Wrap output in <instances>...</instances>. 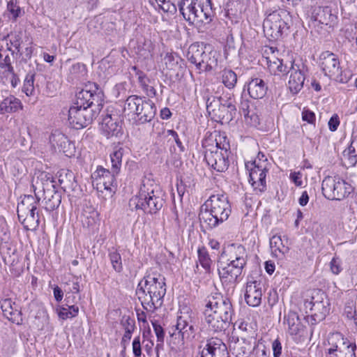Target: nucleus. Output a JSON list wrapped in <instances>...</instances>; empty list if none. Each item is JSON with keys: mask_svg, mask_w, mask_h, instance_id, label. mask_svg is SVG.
I'll list each match as a JSON object with an SVG mask.
<instances>
[{"mask_svg": "<svg viewBox=\"0 0 357 357\" xmlns=\"http://www.w3.org/2000/svg\"><path fill=\"white\" fill-rule=\"evenodd\" d=\"M104 93L96 83H90L76 94V100L68 109V121L79 130L90 125L102 109Z\"/></svg>", "mask_w": 357, "mask_h": 357, "instance_id": "obj_1", "label": "nucleus"}, {"mask_svg": "<svg viewBox=\"0 0 357 357\" xmlns=\"http://www.w3.org/2000/svg\"><path fill=\"white\" fill-rule=\"evenodd\" d=\"M221 257L227 261L225 265L218 268L222 282L228 285L237 284L247 264L245 248L240 244H229L223 248Z\"/></svg>", "mask_w": 357, "mask_h": 357, "instance_id": "obj_2", "label": "nucleus"}, {"mask_svg": "<svg viewBox=\"0 0 357 357\" xmlns=\"http://www.w3.org/2000/svg\"><path fill=\"white\" fill-rule=\"evenodd\" d=\"M165 278L149 275L142 280L137 289L143 307L147 311H154L160 307L166 294Z\"/></svg>", "mask_w": 357, "mask_h": 357, "instance_id": "obj_3", "label": "nucleus"}, {"mask_svg": "<svg viewBox=\"0 0 357 357\" xmlns=\"http://www.w3.org/2000/svg\"><path fill=\"white\" fill-rule=\"evenodd\" d=\"M160 187L148 181L140 188L139 195L130 199L129 206L132 208L141 209L144 213H156L164 204Z\"/></svg>", "mask_w": 357, "mask_h": 357, "instance_id": "obj_4", "label": "nucleus"}, {"mask_svg": "<svg viewBox=\"0 0 357 357\" xmlns=\"http://www.w3.org/2000/svg\"><path fill=\"white\" fill-rule=\"evenodd\" d=\"M205 211L201 214L202 220L210 229H213L226 221L231 214V205L225 195H213L205 202Z\"/></svg>", "mask_w": 357, "mask_h": 357, "instance_id": "obj_5", "label": "nucleus"}, {"mask_svg": "<svg viewBox=\"0 0 357 357\" xmlns=\"http://www.w3.org/2000/svg\"><path fill=\"white\" fill-rule=\"evenodd\" d=\"M156 107L155 104L146 98L138 96H130L125 101L123 114L131 117L138 123L150 122L155 116Z\"/></svg>", "mask_w": 357, "mask_h": 357, "instance_id": "obj_6", "label": "nucleus"}, {"mask_svg": "<svg viewBox=\"0 0 357 357\" xmlns=\"http://www.w3.org/2000/svg\"><path fill=\"white\" fill-rule=\"evenodd\" d=\"M35 192V197L24 195L21 202L17 204V216L20 222L26 230L36 229L40 224V217L38 206L40 198L38 197L37 187L32 184Z\"/></svg>", "mask_w": 357, "mask_h": 357, "instance_id": "obj_7", "label": "nucleus"}, {"mask_svg": "<svg viewBox=\"0 0 357 357\" xmlns=\"http://www.w3.org/2000/svg\"><path fill=\"white\" fill-rule=\"evenodd\" d=\"M304 306L306 310L309 309L310 311V316L307 317V321L312 325L325 319L331 310L328 295L321 289H314L310 300H305Z\"/></svg>", "mask_w": 357, "mask_h": 357, "instance_id": "obj_8", "label": "nucleus"}, {"mask_svg": "<svg viewBox=\"0 0 357 357\" xmlns=\"http://www.w3.org/2000/svg\"><path fill=\"white\" fill-rule=\"evenodd\" d=\"M291 24L290 13L284 9H278L268 15L263 23L264 31L274 40H278L287 32Z\"/></svg>", "mask_w": 357, "mask_h": 357, "instance_id": "obj_9", "label": "nucleus"}, {"mask_svg": "<svg viewBox=\"0 0 357 357\" xmlns=\"http://www.w3.org/2000/svg\"><path fill=\"white\" fill-rule=\"evenodd\" d=\"M206 109L215 121L229 123L236 114L235 101L231 97L224 99L221 97H211L206 100Z\"/></svg>", "mask_w": 357, "mask_h": 357, "instance_id": "obj_10", "label": "nucleus"}, {"mask_svg": "<svg viewBox=\"0 0 357 357\" xmlns=\"http://www.w3.org/2000/svg\"><path fill=\"white\" fill-rule=\"evenodd\" d=\"M324 196L330 200H342L354 190V188L339 176H326L321 183Z\"/></svg>", "mask_w": 357, "mask_h": 357, "instance_id": "obj_11", "label": "nucleus"}, {"mask_svg": "<svg viewBox=\"0 0 357 357\" xmlns=\"http://www.w3.org/2000/svg\"><path fill=\"white\" fill-rule=\"evenodd\" d=\"M35 185L42 188L44 194V201L45 209L48 211H52L57 208L61 202V195L60 192L56 190L55 185L52 177L47 173H41L37 177Z\"/></svg>", "mask_w": 357, "mask_h": 357, "instance_id": "obj_12", "label": "nucleus"}, {"mask_svg": "<svg viewBox=\"0 0 357 357\" xmlns=\"http://www.w3.org/2000/svg\"><path fill=\"white\" fill-rule=\"evenodd\" d=\"M320 66L325 75L337 82L345 83L348 81L344 76L338 56L334 53L326 51L320 55Z\"/></svg>", "mask_w": 357, "mask_h": 357, "instance_id": "obj_13", "label": "nucleus"}, {"mask_svg": "<svg viewBox=\"0 0 357 357\" xmlns=\"http://www.w3.org/2000/svg\"><path fill=\"white\" fill-rule=\"evenodd\" d=\"M230 153V144L225 142L221 146V151L218 148L206 149L204 159L207 164L213 169L219 172L227 170L229 165V154Z\"/></svg>", "mask_w": 357, "mask_h": 357, "instance_id": "obj_14", "label": "nucleus"}, {"mask_svg": "<svg viewBox=\"0 0 357 357\" xmlns=\"http://www.w3.org/2000/svg\"><path fill=\"white\" fill-rule=\"evenodd\" d=\"M328 343L331 347L328 354H334V357H356V344L345 340L340 333L333 334Z\"/></svg>", "mask_w": 357, "mask_h": 357, "instance_id": "obj_15", "label": "nucleus"}, {"mask_svg": "<svg viewBox=\"0 0 357 357\" xmlns=\"http://www.w3.org/2000/svg\"><path fill=\"white\" fill-rule=\"evenodd\" d=\"M290 77L288 86L293 94L298 93L303 87L307 68L301 59L289 61Z\"/></svg>", "mask_w": 357, "mask_h": 357, "instance_id": "obj_16", "label": "nucleus"}, {"mask_svg": "<svg viewBox=\"0 0 357 357\" xmlns=\"http://www.w3.org/2000/svg\"><path fill=\"white\" fill-rule=\"evenodd\" d=\"M211 310L215 314L230 319L234 314V309L231 301L228 298L223 297L220 294L208 296L206 300L205 308Z\"/></svg>", "mask_w": 357, "mask_h": 357, "instance_id": "obj_17", "label": "nucleus"}, {"mask_svg": "<svg viewBox=\"0 0 357 357\" xmlns=\"http://www.w3.org/2000/svg\"><path fill=\"white\" fill-rule=\"evenodd\" d=\"M254 167L250 172L249 182L255 190L260 192H264L266 188V176L268 172V162H257V160L252 162Z\"/></svg>", "mask_w": 357, "mask_h": 357, "instance_id": "obj_18", "label": "nucleus"}, {"mask_svg": "<svg viewBox=\"0 0 357 357\" xmlns=\"http://www.w3.org/2000/svg\"><path fill=\"white\" fill-rule=\"evenodd\" d=\"M101 130L107 138L121 136L123 131L118 115L107 113L102 120Z\"/></svg>", "mask_w": 357, "mask_h": 357, "instance_id": "obj_19", "label": "nucleus"}, {"mask_svg": "<svg viewBox=\"0 0 357 357\" xmlns=\"http://www.w3.org/2000/svg\"><path fill=\"white\" fill-rule=\"evenodd\" d=\"M176 329L181 335L182 340L193 338L196 329L194 326L192 317L189 312H182L177 317Z\"/></svg>", "mask_w": 357, "mask_h": 357, "instance_id": "obj_20", "label": "nucleus"}, {"mask_svg": "<svg viewBox=\"0 0 357 357\" xmlns=\"http://www.w3.org/2000/svg\"><path fill=\"white\" fill-rule=\"evenodd\" d=\"M261 281L248 278L245 293V300L248 305L252 307H257L261 302Z\"/></svg>", "mask_w": 357, "mask_h": 357, "instance_id": "obj_21", "label": "nucleus"}, {"mask_svg": "<svg viewBox=\"0 0 357 357\" xmlns=\"http://www.w3.org/2000/svg\"><path fill=\"white\" fill-rule=\"evenodd\" d=\"M202 357H229L226 344L218 337L207 340L206 347L202 351Z\"/></svg>", "mask_w": 357, "mask_h": 357, "instance_id": "obj_22", "label": "nucleus"}, {"mask_svg": "<svg viewBox=\"0 0 357 357\" xmlns=\"http://www.w3.org/2000/svg\"><path fill=\"white\" fill-rule=\"evenodd\" d=\"M205 322L208 324L210 331L213 332L225 331L229 326L230 319L211 312V310L204 309L203 312Z\"/></svg>", "mask_w": 357, "mask_h": 357, "instance_id": "obj_23", "label": "nucleus"}, {"mask_svg": "<svg viewBox=\"0 0 357 357\" xmlns=\"http://www.w3.org/2000/svg\"><path fill=\"white\" fill-rule=\"evenodd\" d=\"M118 173H114L102 167H98L93 174L92 177L95 179L97 185L103 186L105 190H111V187L116 183L115 175Z\"/></svg>", "mask_w": 357, "mask_h": 357, "instance_id": "obj_24", "label": "nucleus"}, {"mask_svg": "<svg viewBox=\"0 0 357 357\" xmlns=\"http://www.w3.org/2000/svg\"><path fill=\"white\" fill-rule=\"evenodd\" d=\"M13 305L15 303L10 298H6L1 301V308L4 317L12 323L21 325L23 323L22 313Z\"/></svg>", "mask_w": 357, "mask_h": 357, "instance_id": "obj_25", "label": "nucleus"}, {"mask_svg": "<svg viewBox=\"0 0 357 357\" xmlns=\"http://www.w3.org/2000/svg\"><path fill=\"white\" fill-rule=\"evenodd\" d=\"M203 3H206V0H184L178 4L179 11L189 24H192L195 12L199 8L200 5L204 6Z\"/></svg>", "mask_w": 357, "mask_h": 357, "instance_id": "obj_26", "label": "nucleus"}, {"mask_svg": "<svg viewBox=\"0 0 357 357\" xmlns=\"http://www.w3.org/2000/svg\"><path fill=\"white\" fill-rule=\"evenodd\" d=\"M203 5L204 6L200 5L199 8L195 12L192 24L197 25L208 24L212 21L214 14L211 0H206V3H203Z\"/></svg>", "mask_w": 357, "mask_h": 357, "instance_id": "obj_27", "label": "nucleus"}, {"mask_svg": "<svg viewBox=\"0 0 357 357\" xmlns=\"http://www.w3.org/2000/svg\"><path fill=\"white\" fill-rule=\"evenodd\" d=\"M229 348L236 356H243L250 354L253 344L251 341L245 338H236V340H234L233 337L230 342Z\"/></svg>", "mask_w": 357, "mask_h": 357, "instance_id": "obj_28", "label": "nucleus"}, {"mask_svg": "<svg viewBox=\"0 0 357 357\" xmlns=\"http://www.w3.org/2000/svg\"><path fill=\"white\" fill-rule=\"evenodd\" d=\"M205 46L203 43H193L189 48L187 53L188 60L200 70L202 66V56L204 53Z\"/></svg>", "mask_w": 357, "mask_h": 357, "instance_id": "obj_29", "label": "nucleus"}, {"mask_svg": "<svg viewBox=\"0 0 357 357\" xmlns=\"http://www.w3.org/2000/svg\"><path fill=\"white\" fill-rule=\"evenodd\" d=\"M267 86L260 78L252 79L248 84V91L254 99L262 98L266 93Z\"/></svg>", "mask_w": 357, "mask_h": 357, "instance_id": "obj_30", "label": "nucleus"}, {"mask_svg": "<svg viewBox=\"0 0 357 357\" xmlns=\"http://www.w3.org/2000/svg\"><path fill=\"white\" fill-rule=\"evenodd\" d=\"M312 18L314 21L322 24H330L334 22L337 18L336 15L332 14L331 9L328 7L316 8L312 13Z\"/></svg>", "mask_w": 357, "mask_h": 357, "instance_id": "obj_31", "label": "nucleus"}, {"mask_svg": "<svg viewBox=\"0 0 357 357\" xmlns=\"http://www.w3.org/2000/svg\"><path fill=\"white\" fill-rule=\"evenodd\" d=\"M287 243V239H286ZM272 254L278 258H282L289 251V247L280 235H274L270 239Z\"/></svg>", "mask_w": 357, "mask_h": 357, "instance_id": "obj_32", "label": "nucleus"}, {"mask_svg": "<svg viewBox=\"0 0 357 357\" xmlns=\"http://www.w3.org/2000/svg\"><path fill=\"white\" fill-rule=\"evenodd\" d=\"M345 162L351 167L357 162V133L353 132L349 146L342 153Z\"/></svg>", "mask_w": 357, "mask_h": 357, "instance_id": "obj_33", "label": "nucleus"}, {"mask_svg": "<svg viewBox=\"0 0 357 357\" xmlns=\"http://www.w3.org/2000/svg\"><path fill=\"white\" fill-rule=\"evenodd\" d=\"M218 66L217 53L211 50L209 46H205L202 56L200 71H210Z\"/></svg>", "mask_w": 357, "mask_h": 357, "instance_id": "obj_34", "label": "nucleus"}, {"mask_svg": "<svg viewBox=\"0 0 357 357\" xmlns=\"http://www.w3.org/2000/svg\"><path fill=\"white\" fill-rule=\"evenodd\" d=\"M22 107V102L18 98L10 96L1 102L0 112L2 114L15 112L21 109Z\"/></svg>", "mask_w": 357, "mask_h": 357, "instance_id": "obj_35", "label": "nucleus"}, {"mask_svg": "<svg viewBox=\"0 0 357 357\" xmlns=\"http://www.w3.org/2000/svg\"><path fill=\"white\" fill-rule=\"evenodd\" d=\"M289 61L284 63L282 59L278 58L268 61V68L270 72L274 75H278L280 73L287 75L289 72Z\"/></svg>", "mask_w": 357, "mask_h": 357, "instance_id": "obj_36", "label": "nucleus"}, {"mask_svg": "<svg viewBox=\"0 0 357 357\" xmlns=\"http://www.w3.org/2000/svg\"><path fill=\"white\" fill-rule=\"evenodd\" d=\"M123 152L124 150L122 147L115 146L113 152L110 154L112 169L114 173H119L120 171Z\"/></svg>", "mask_w": 357, "mask_h": 357, "instance_id": "obj_37", "label": "nucleus"}, {"mask_svg": "<svg viewBox=\"0 0 357 357\" xmlns=\"http://www.w3.org/2000/svg\"><path fill=\"white\" fill-rule=\"evenodd\" d=\"M198 259L201 266L206 270L207 273H210L213 261L211 260L207 249L202 246L199 248Z\"/></svg>", "mask_w": 357, "mask_h": 357, "instance_id": "obj_38", "label": "nucleus"}, {"mask_svg": "<svg viewBox=\"0 0 357 357\" xmlns=\"http://www.w3.org/2000/svg\"><path fill=\"white\" fill-rule=\"evenodd\" d=\"M109 259L113 269L117 272L121 273L123 271L122 259L121 254L114 248L109 250Z\"/></svg>", "mask_w": 357, "mask_h": 357, "instance_id": "obj_39", "label": "nucleus"}, {"mask_svg": "<svg viewBox=\"0 0 357 357\" xmlns=\"http://www.w3.org/2000/svg\"><path fill=\"white\" fill-rule=\"evenodd\" d=\"M35 73L33 72H29L24 80L22 91L27 96H30L33 95L35 92L34 88Z\"/></svg>", "mask_w": 357, "mask_h": 357, "instance_id": "obj_40", "label": "nucleus"}, {"mask_svg": "<svg viewBox=\"0 0 357 357\" xmlns=\"http://www.w3.org/2000/svg\"><path fill=\"white\" fill-rule=\"evenodd\" d=\"M222 80L227 88L233 89L237 82L236 74L231 70L225 69L222 71Z\"/></svg>", "mask_w": 357, "mask_h": 357, "instance_id": "obj_41", "label": "nucleus"}, {"mask_svg": "<svg viewBox=\"0 0 357 357\" xmlns=\"http://www.w3.org/2000/svg\"><path fill=\"white\" fill-rule=\"evenodd\" d=\"M67 307H61L58 311L59 317L62 319L75 317L77 315L79 307L77 305H66Z\"/></svg>", "mask_w": 357, "mask_h": 357, "instance_id": "obj_42", "label": "nucleus"}, {"mask_svg": "<svg viewBox=\"0 0 357 357\" xmlns=\"http://www.w3.org/2000/svg\"><path fill=\"white\" fill-rule=\"evenodd\" d=\"M287 324L289 326V332L291 335H296L300 331V323L298 316L295 312H290L287 317Z\"/></svg>", "mask_w": 357, "mask_h": 357, "instance_id": "obj_43", "label": "nucleus"}, {"mask_svg": "<svg viewBox=\"0 0 357 357\" xmlns=\"http://www.w3.org/2000/svg\"><path fill=\"white\" fill-rule=\"evenodd\" d=\"M50 141L54 149H63L68 142L67 137L61 132L52 133L50 136Z\"/></svg>", "mask_w": 357, "mask_h": 357, "instance_id": "obj_44", "label": "nucleus"}, {"mask_svg": "<svg viewBox=\"0 0 357 357\" xmlns=\"http://www.w3.org/2000/svg\"><path fill=\"white\" fill-rule=\"evenodd\" d=\"M7 9L14 20L22 15L24 13L20 6L19 0H9Z\"/></svg>", "mask_w": 357, "mask_h": 357, "instance_id": "obj_45", "label": "nucleus"}, {"mask_svg": "<svg viewBox=\"0 0 357 357\" xmlns=\"http://www.w3.org/2000/svg\"><path fill=\"white\" fill-rule=\"evenodd\" d=\"M243 114L246 123L257 127L259 124V119L255 112L243 107Z\"/></svg>", "mask_w": 357, "mask_h": 357, "instance_id": "obj_46", "label": "nucleus"}, {"mask_svg": "<svg viewBox=\"0 0 357 357\" xmlns=\"http://www.w3.org/2000/svg\"><path fill=\"white\" fill-rule=\"evenodd\" d=\"M159 8L165 13H170L172 14L176 13V6L169 0H155Z\"/></svg>", "mask_w": 357, "mask_h": 357, "instance_id": "obj_47", "label": "nucleus"}, {"mask_svg": "<svg viewBox=\"0 0 357 357\" xmlns=\"http://www.w3.org/2000/svg\"><path fill=\"white\" fill-rule=\"evenodd\" d=\"M252 351L255 357H269V349L261 343L253 346Z\"/></svg>", "mask_w": 357, "mask_h": 357, "instance_id": "obj_48", "label": "nucleus"}, {"mask_svg": "<svg viewBox=\"0 0 357 357\" xmlns=\"http://www.w3.org/2000/svg\"><path fill=\"white\" fill-rule=\"evenodd\" d=\"M330 268L333 274H340L342 271L341 259L339 257H334L330 262Z\"/></svg>", "mask_w": 357, "mask_h": 357, "instance_id": "obj_49", "label": "nucleus"}, {"mask_svg": "<svg viewBox=\"0 0 357 357\" xmlns=\"http://www.w3.org/2000/svg\"><path fill=\"white\" fill-rule=\"evenodd\" d=\"M65 176L66 179H65V177H63V173H61L59 181L61 185H63V188H66L67 187H69L70 184H72V181L73 180H74L75 177L73 173L70 171H68L67 172H66Z\"/></svg>", "mask_w": 357, "mask_h": 357, "instance_id": "obj_50", "label": "nucleus"}, {"mask_svg": "<svg viewBox=\"0 0 357 357\" xmlns=\"http://www.w3.org/2000/svg\"><path fill=\"white\" fill-rule=\"evenodd\" d=\"M121 324L125 331H134L135 328V321L129 316H123L121 320Z\"/></svg>", "mask_w": 357, "mask_h": 357, "instance_id": "obj_51", "label": "nucleus"}, {"mask_svg": "<svg viewBox=\"0 0 357 357\" xmlns=\"http://www.w3.org/2000/svg\"><path fill=\"white\" fill-rule=\"evenodd\" d=\"M153 328L157 337V342H164L165 331L162 327L156 321H152Z\"/></svg>", "mask_w": 357, "mask_h": 357, "instance_id": "obj_52", "label": "nucleus"}, {"mask_svg": "<svg viewBox=\"0 0 357 357\" xmlns=\"http://www.w3.org/2000/svg\"><path fill=\"white\" fill-rule=\"evenodd\" d=\"M69 70L72 75L82 74L86 71V66L81 63H77L73 64Z\"/></svg>", "mask_w": 357, "mask_h": 357, "instance_id": "obj_53", "label": "nucleus"}, {"mask_svg": "<svg viewBox=\"0 0 357 357\" xmlns=\"http://www.w3.org/2000/svg\"><path fill=\"white\" fill-rule=\"evenodd\" d=\"M132 351L135 357H139L142 354L140 338L139 336L135 337L132 342Z\"/></svg>", "mask_w": 357, "mask_h": 357, "instance_id": "obj_54", "label": "nucleus"}, {"mask_svg": "<svg viewBox=\"0 0 357 357\" xmlns=\"http://www.w3.org/2000/svg\"><path fill=\"white\" fill-rule=\"evenodd\" d=\"M339 125L340 119L337 114H333L328 121L329 130L332 132H334L337 129Z\"/></svg>", "mask_w": 357, "mask_h": 357, "instance_id": "obj_55", "label": "nucleus"}, {"mask_svg": "<svg viewBox=\"0 0 357 357\" xmlns=\"http://www.w3.org/2000/svg\"><path fill=\"white\" fill-rule=\"evenodd\" d=\"M302 119L303 121H307L309 123H314L315 121V115L314 112L310 110H304L302 112Z\"/></svg>", "mask_w": 357, "mask_h": 357, "instance_id": "obj_56", "label": "nucleus"}, {"mask_svg": "<svg viewBox=\"0 0 357 357\" xmlns=\"http://www.w3.org/2000/svg\"><path fill=\"white\" fill-rule=\"evenodd\" d=\"M272 349L274 357H279L282 353V345L280 342L277 339L272 343Z\"/></svg>", "mask_w": 357, "mask_h": 357, "instance_id": "obj_57", "label": "nucleus"}, {"mask_svg": "<svg viewBox=\"0 0 357 357\" xmlns=\"http://www.w3.org/2000/svg\"><path fill=\"white\" fill-rule=\"evenodd\" d=\"M302 174L301 172H292L290 174V178L294 183L296 186H301L302 185Z\"/></svg>", "mask_w": 357, "mask_h": 357, "instance_id": "obj_58", "label": "nucleus"}, {"mask_svg": "<svg viewBox=\"0 0 357 357\" xmlns=\"http://www.w3.org/2000/svg\"><path fill=\"white\" fill-rule=\"evenodd\" d=\"M216 145L214 148H218V150L221 151V146L223 145L225 142L229 144V140L225 135H219L218 137L215 138Z\"/></svg>", "mask_w": 357, "mask_h": 357, "instance_id": "obj_59", "label": "nucleus"}, {"mask_svg": "<svg viewBox=\"0 0 357 357\" xmlns=\"http://www.w3.org/2000/svg\"><path fill=\"white\" fill-rule=\"evenodd\" d=\"M167 132H169V135H171L174 137V141H175L176 145L179 147L180 150L181 151H184V146H183L182 142L179 139L178 135L176 133V132H175L173 130H169Z\"/></svg>", "mask_w": 357, "mask_h": 357, "instance_id": "obj_60", "label": "nucleus"}, {"mask_svg": "<svg viewBox=\"0 0 357 357\" xmlns=\"http://www.w3.org/2000/svg\"><path fill=\"white\" fill-rule=\"evenodd\" d=\"M54 296L56 301H61L63 298V291L58 286H56L54 288Z\"/></svg>", "mask_w": 357, "mask_h": 357, "instance_id": "obj_61", "label": "nucleus"}, {"mask_svg": "<svg viewBox=\"0 0 357 357\" xmlns=\"http://www.w3.org/2000/svg\"><path fill=\"white\" fill-rule=\"evenodd\" d=\"M248 0H231L230 3L237 7V9L241 10Z\"/></svg>", "mask_w": 357, "mask_h": 357, "instance_id": "obj_62", "label": "nucleus"}, {"mask_svg": "<svg viewBox=\"0 0 357 357\" xmlns=\"http://www.w3.org/2000/svg\"><path fill=\"white\" fill-rule=\"evenodd\" d=\"M308 201L309 196L307 191L303 192L301 197L298 199L299 204L304 206L307 204Z\"/></svg>", "mask_w": 357, "mask_h": 357, "instance_id": "obj_63", "label": "nucleus"}, {"mask_svg": "<svg viewBox=\"0 0 357 357\" xmlns=\"http://www.w3.org/2000/svg\"><path fill=\"white\" fill-rule=\"evenodd\" d=\"M265 269L266 271L269 274L271 275L275 271V264L274 263L271 262V261H268L265 262Z\"/></svg>", "mask_w": 357, "mask_h": 357, "instance_id": "obj_64", "label": "nucleus"}]
</instances>
